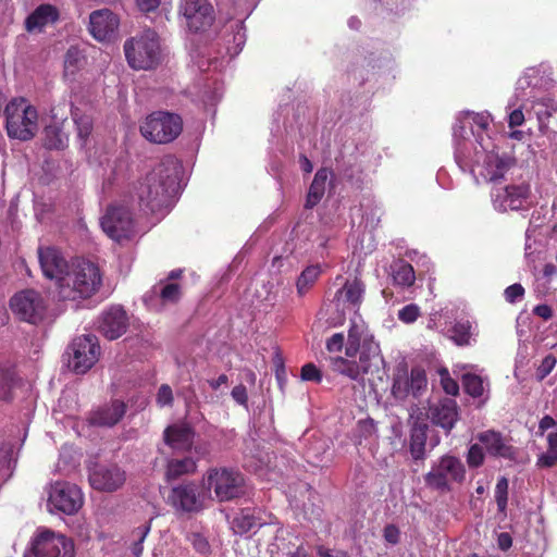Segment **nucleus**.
<instances>
[{
    "instance_id": "0e129e2a",
    "label": "nucleus",
    "mask_w": 557,
    "mask_h": 557,
    "mask_svg": "<svg viewBox=\"0 0 557 557\" xmlns=\"http://www.w3.org/2000/svg\"><path fill=\"white\" fill-rule=\"evenodd\" d=\"M524 288L520 284H512L505 289V298L508 302H516L522 298Z\"/></svg>"
},
{
    "instance_id": "c756f323",
    "label": "nucleus",
    "mask_w": 557,
    "mask_h": 557,
    "mask_svg": "<svg viewBox=\"0 0 557 557\" xmlns=\"http://www.w3.org/2000/svg\"><path fill=\"white\" fill-rule=\"evenodd\" d=\"M457 417V404L453 399L442 400L431 408L432 422L442 426L447 432L454 428Z\"/></svg>"
},
{
    "instance_id": "423d86ee",
    "label": "nucleus",
    "mask_w": 557,
    "mask_h": 557,
    "mask_svg": "<svg viewBox=\"0 0 557 557\" xmlns=\"http://www.w3.org/2000/svg\"><path fill=\"white\" fill-rule=\"evenodd\" d=\"M9 137L18 140L32 139L38 129V113L35 107L23 98L13 99L4 110Z\"/></svg>"
},
{
    "instance_id": "4468645a",
    "label": "nucleus",
    "mask_w": 557,
    "mask_h": 557,
    "mask_svg": "<svg viewBox=\"0 0 557 557\" xmlns=\"http://www.w3.org/2000/svg\"><path fill=\"white\" fill-rule=\"evenodd\" d=\"M10 308L18 319L37 324L44 319L47 306L38 292L25 289L11 298Z\"/></svg>"
},
{
    "instance_id": "6e6552de",
    "label": "nucleus",
    "mask_w": 557,
    "mask_h": 557,
    "mask_svg": "<svg viewBox=\"0 0 557 557\" xmlns=\"http://www.w3.org/2000/svg\"><path fill=\"white\" fill-rule=\"evenodd\" d=\"M183 122L180 115L157 111L149 114L140 125L141 135L154 144L173 141L182 132Z\"/></svg>"
},
{
    "instance_id": "5fc2aeb1",
    "label": "nucleus",
    "mask_w": 557,
    "mask_h": 557,
    "mask_svg": "<svg viewBox=\"0 0 557 557\" xmlns=\"http://www.w3.org/2000/svg\"><path fill=\"white\" fill-rule=\"evenodd\" d=\"M420 313L421 312L418 305L409 304L398 311L397 317L401 322L411 324L417 321V319L420 317Z\"/></svg>"
},
{
    "instance_id": "bf43d9fd",
    "label": "nucleus",
    "mask_w": 557,
    "mask_h": 557,
    "mask_svg": "<svg viewBox=\"0 0 557 557\" xmlns=\"http://www.w3.org/2000/svg\"><path fill=\"white\" fill-rule=\"evenodd\" d=\"M556 358L553 355H547L537 367L536 376L540 381L544 380L555 368Z\"/></svg>"
},
{
    "instance_id": "603ef678",
    "label": "nucleus",
    "mask_w": 557,
    "mask_h": 557,
    "mask_svg": "<svg viewBox=\"0 0 557 557\" xmlns=\"http://www.w3.org/2000/svg\"><path fill=\"white\" fill-rule=\"evenodd\" d=\"M392 392L396 398L400 399L406 398L409 394H411V388L407 374H399L394 379Z\"/></svg>"
},
{
    "instance_id": "49530a36",
    "label": "nucleus",
    "mask_w": 557,
    "mask_h": 557,
    "mask_svg": "<svg viewBox=\"0 0 557 557\" xmlns=\"http://www.w3.org/2000/svg\"><path fill=\"white\" fill-rule=\"evenodd\" d=\"M245 456L247 459L245 466L256 472L261 471L263 468L268 467L271 459L268 453H263L259 449H257L256 454L252 453V450L249 453L245 451Z\"/></svg>"
},
{
    "instance_id": "79ce46f5",
    "label": "nucleus",
    "mask_w": 557,
    "mask_h": 557,
    "mask_svg": "<svg viewBox=\"0 0 557 557\" xmlns=\"http://www.w3.org/2000/svg\"><path fill=\"white\" fill-rule=\"evenodd\" d=\"M308 444H306V448L304 455L308 457V461L311 463H317L321 460V456L325 455L329 450L327 441L324 438H313L308 440Z\"/></svg>"
},
{
    "instance_id": "c9c22d12",
    "label": "nucleus",
    "mask_w": 557,
    "mask_h": 557,
    "mask_svg": "<svg viewBox=\"0 0 557 557\" xmlns=\"http://www.w3.org/2000/svg\"><path fill=\"white\" fill-rule=\"evenodd\" d=\"M426 426L416 425L410 435V454L414 460H422L425 455Z\"/></svg>"
},
{
    "instance_id": "9d476101",
    "label": "nucleus",
    "mask_w": 557,
    "mask_h": 557,
    "mask_svg": "<svg viewBox=\"0 0 557 557\" xmlns=\"http://www.w3.org/2000/svg\"><path fill=\"white\" fill-rule=\"evenodd\" d=\"M207 486L219 502H228L244 493V476L227 468L212 469L207 475Z\"/></svg>"
},
{
    "instance_id": "4be33fe9",
    "label": "nucleus",
    "mask_w": 557,
    "mask_h": 557,
    "mask_svg": "<svg viewBox=\"0 0 557 557\" xmlns=\"http://www.w3.org/2000/svg\"><path fill=\"white\" fill-rule=\"evenodd\" d=\"M90 485L98 491L112 492L125 482V472L117 466H96L89 470Z\"/></svg>"
},
{
    "instance_id": "dca6fc26",
    "label": "nucleus",
    "mask_w": 557,
    "mask_h": 557,
    "mask_svg": "<svg viewBox=\"0 0 557 557\" xmlns=\"http://www.w3.org/2000/svg\"><path fill=\"white\" fill-rule=\"evenodd\" d=\"M166 504L177 512H197L205 506V495L195 482H183L172 486Z\"/></svg>"
},
{
    "instance_id": "1a4fd4ad",
    "label": "nucleus",
    "mask_w": 557,
    "mask_h": 557,
    "mask_svg": "<svg viewBox=\"0 0 557 557\" xmlns=\"http://www.w3.org/2000/svg\"><path fill=\"white\" fill-rule=\"evenodd\" d=\"M466 469L462 461L451 455L441 457L425 474V483L432 488L442 492L451 490L453 483L465 480Z\"/></svg>"
},
{
    "instance_id": "680f3d73",
    "label": "nucleus",
    "mask_w": 557,
    "mask_h": 557,
    "mask_svg": "<svg viewBox=\"0 0 557 557\" xmlns=\"http://www.w3.org/2000/svg\"><path fill=\"white\" fill-rule=\"evenodd\" d=\"M173 403V393L169 385L163 384L160 386L157 394V404L160 407L171 406Z\"/></svg>"
},
{
    "instance_id": "a19ab883",
    "label": "nucleus",
    "mask_w": 557,
    "mask_h": 557,
    "mask_svg": "<svg viewBox=\"0 0 557 557\" xmlns=\"http://www.w3.org/2000/svg\"><path fill=\"white\" fill-rule=\"evenodd\" d=\"M321 273L319 265L307 267L297 280V293L299 296L305 295L308 289L315 283Z\"/></svg>"
},
{
    "instance_id": "f8f14e48",
    "label": "nucleus",
    "mask_w": 557,
    "mask_h": 557,
    "mask_svg": "<svg viewBox=\"0 0 557 557\" xmlns=\"http://www.w3.org/2000/svg\"><path fill=\"white\" fill-rule=\"evenodd\" d=\"M83 505V494L77 485L58 481L51 484L48 492V507L50 511L73 515Z\"/></svg>"
},
{
    "instance_id": "13d9d810",
    "label": "nucleus",
    "mask_w": 557,
    "mask_h": 557,
    "mask_svg": "<svg viewBox=\"0 0 557 557\" xmlns=\"http://www.w3.org/2000/svg\"><path fill=\"white\" fill-rule=\"evenodd\" d=\"M441 384L444 391L451 396H455L459 392L457 382L450 377L449 372L446 369L440 371Z\"/></svg>"
},
{
    "instance_id": "ea45409f",
    "label": "nucleus",
    "mask_w": 557,
    "mask_h": 557,
    "mask_svg": "<svg viewBox=\"0 0 557 557\" xmlns=\"http://www.w3.org/2000/svg\"><path fill=\"white\" fill-rule=\"evenodd\" d=\"M71 112L76 125L77 136L82 145H85L92 131L91 117L86 114H81L78 109H73Z\"/></svg>"
},
{
    "instance_id": "58836bf2",
    "label": "nucleus",
    "mask_w": 557,
    "mask_h": 557,
    "mask_svg": "<svg viewBox=\"0 0 557 557\" xmlns=\"http://www.w3.org/2000/svg\"><path fill=\"white\" fill-rule=\"evenodd\" d=\"M258 525L259 521L249 510H242L232 521L233 530L238 534L248 533Z\"/></svg>"
},
{
    "instance_id": "e2e57ef3",
    "label": "nucleus",
    "mask_w": 557,
    "mask_h": 557,
    "mask_svg": "<svg viewBox=\"0 0 557 557\" xmlns=\"http://www.w3.org/2000/svg\"><path fill=\"white\" fill-rule=\"evenodd\" d=\"M537 466L541 468H550L557 463V450L547 449L537 458Z\"/></svg>"
},
{
    "instance_id": "bb28decb",
    "label": "nucleus",
    "mask_w": 557,
    "mask_h": 557,
    "mask_svg": "<svg viewBox=\"0 0 557 557\" xmlns=\"http://www.w3.org/2000/svg\"><path fill=\"white\" fill-rule=\"evenodd\" d=\"M194 431L187 423H175L164 430V442L174 450H187L194 442Z\"/></svg>"
},
{
    "instance_id": "72a5a7b5",
    "label": "nucleus",
    "mask_w": 557,
    "mask_h": 557,
    "mask_svg": "<svg viewBox=\"0 0 557 557\" xmlns=\"http://www.w3.org/2000/svg\"><path fill=\"white\" fill-rule=\"evenodd\" d=\"M357 355L359 363L356 364V368L350 364V379H356L360 372L368 371L371 360L379 356V346L373 341L364 342L362 348H358Z\"/></svg>"
},
{
    "instance_id": "9b49d317",
    "label": "nucleus",
    "mask_w": 557,
    "mask_h": 557,
    "mask_svg": "<svg viewBox=\"0 0 557 557\" xmlns=\"http://www.w3.org/2000/svg\"><path fill=\"white\" fill-rule=\"evenodd\" d=\"M69 367L77 374L86 373L98 360L100 346L94 334L76 337L71 345Z\"/></svg>"
},
{
    "instance_id": "c03bdc74",
    "label": "nucleus",
    "mask_w": 557,
    "mask_h": 557,
    "mask_svg": "<svg viewBox=\"0 0 557 557\" xmlns=\"http://www.w3.org/2000/svg\"><path fill=\"white\" fill-rule=\"evenodd\" d=\"M462 384L466 393L472 397H481L484 394V381L479 375L471 373L463 374Z\"/></svg>"
},
{
    "instance_id": "f03ea898",
    "label": "nucleus",
    "mask_w": 557,
    "mask_h": 557,
    "mask_svg": "<svg viewBox=\"0 0 557 557\" xmlns=\"http://www.w3.org/2000/svg\"><path fill=\"white\" fill-rule=\"evenodd\" d=\"M182 165L173 156L163 157L135 186V197L141 210L166 213L180 190Z\"/></svg>"
},
{
    "instance_id": "c85d7f7f",
    "label": "nucleus",
    "mask_w": 557,
    "mask_h": 557,
    "mask_svg": "<svg viewBox=\"0 0 557 557\" xmlns=\"http://www.w3.org/2000/svg\"><path fill=\"white\" fill-rule=\"evenodd\" d=\"M348 309V281L346 280L341 287L336 289L331 302L327 306L330 311L329 322L333 326L342 325L346 320Z\"/></svg>"
},
{
    "instance_id": "cd10ccee",
    "label": "nucleus",
    "mask_w": 557,
    "mask_h": 557,
    "mask_svg": "<svg viewBox=\"0 0 557 557\" xmlns=\"http://www.w3.org/2000/svg\"><path fill=\"white\" fill-rule=\"evenodd\" d=\"M126 405L121 400H112L95 410L89 421L99 426H113L125 414Z\"/></svg>"
},
{
    "instance_id": "7c9ffc66",
    "label": "nucleus",
    "mask_w": 557,
    "mask_h": 557,
    "mask_svg": "<svg viewBox=\"0 0 557 557\" xmlns=\"http://www.w3.org/2000/svg\"><path fill=\"white\" fill-rule=\"evenodd\" d=\"M58 11L50 4L39 5L25 21L26 29L29 33L41 32L47 25L58 20Z\"/></svg>"
},
{
    "instance_id": "4d7b16f0",
    "label": "nucleus",
    "mask_w": 557,
    "mask_h": 557,
    "mask_svg": "<svg viewBox=\"0 0 557 557\" xmlns=\"http://www.w3.org/2000/svg\"><path fill=\"white\" fill-rule=\"evenodd\" d=\"M484 461L483 449L479 444H473L468 450L467 462L469 467L476 468Z\"/></svg>"
},
{
    "instance_id": "e433bc0d",
    "label": "nucleus",
    "mask_w": 557,
    "mask_h": 557,
    "mask_svg": "<svg viewBox=\"0 0 557 557\" xmlns=\"http://www.w3.org/2000/svg\"><path fill=\"white\" fill-rule=\"evenodd\" d=\"M85 64V57L77 47H70L64 59V76L67 79L74 78L76 73Z\"/></svg>"
},
{
    "instance_id": "6ab92c4d",
    "label": "nucleus",
    "mask_w": 557,
    "mask_h": 557,
    "mask_svg": "<svg viewBox=\"0 0 557 557\" xmlns=\"http://www.w3.org/2000/svg\"><path fill=\"white\" fill-rule=\"evenodd\" d=\"M270 557H308L304 541L292 530L281 528L268 546Z\"/></svg>"
},
{
    "instance_id": "a18cd8bd",
    "label": "nucleus",
    "mask_w": 557,
    "mask_h": 557,
    "mask_svg": "<svg viewBox=\"0 0 557 557\" xmlns=\"http://www.w3.org/2000/svg\"><path fill=\"white\" fill-rule=\"evenodd\" d=\"M411 394L413 396L420 395L428 385L425 371L421 368H412L410 374L408 375Z\"/></svg>"
},
{
    "instance_id": "0eeeda50",
    "label": "nucleus",
    "mask_w": 557,
    "mask_h": 557,
    "mask_svg": "<svg viewBox=\"0 0 557 557\" xmlns=\"http://www.w3.org/2000/svg\"><path fill=\"white\" fill-rule=\"evenodd\" d=\"M103 232L112 240L123 243L136 236V222L128 205L115 202L111 205L100 219Z\"/></svg>"
},
{
    "instance_id": "09e8293b",
    "label": "nucleus",
    "mask_w": 557,
    "mask_h": 557,
    "mask_svg": "<svg viewBox=\"0 0 557 557\" xmlns=\"http://www.w3.org/2000/svg\"><path fill=\"white\" fill-rule=\"evenodd\" d=\"M206 90L203 91V95L201 96V100L205 104H214L221 97H222V85L219 82V79L212 78V82L206 83Z\"/></svg>"
},
{
    "instance_id": "a878e982",
    "label": "nucleus",
    "mask_w": 557,
    "mask_h": 557,
    "mask_svg": "<svg viewBox=\"0 0 557 557\" xmlns=\"http://www.w3.org/2000/svg\"><path fill=\"white\" fill-rule=\"evenodd\" d=\"M326 189H329L330 193L335 190L334 173L326 168H322L313 177L306 198L305 207L307 209L315 207L323 198Z\"/></svg>"
},
{
    "instance_id": "ddd939ff",
    "label": "nucleus",
    "mask_w": 557,
    "mask_h": 557,
    "mask_svg": "<svg viewBox=\"0 0 557 557\" xmlns=\"http://www.w3.org/2000/svg\"><path fill=\"white\" fill-rule=\"evenodd\" d=\"M35 557H74L75 548L71 539L50 530H40L34 542Z\"/></svg>"
},
{
    "instance_id": "f257e3e1",
    "label": "nucleus",
    "mask_w": 557,
    "mask_h": 557,
    "mask_svg": "<svg viewBox=\"0 0 557 557\" xmlns=\"http://www.w3.org/2000/svg\"><path fill=\"white\" fill-rule=\"evenodd\" d=\"M492 121L487 111H465L459 113L453 126L455 160L462 171L470 172L476 181L496 182L504 177L510 166V159L498 153L491 136Z\"/></svg>"
},
{
    "instance_id": "864d4df0",
    "label": "nucleus",
    "mask_w": 557,
    "mask_h": 557,
    "mask_svg": "<svg viewBox=\"0 0 557 557\" xmlns=\"http://www.w3.org/2000/svg\"><path fill=\"white\" fill-rule=\"evenodd\" d=\"M329 369L336 374H348V359L338 355H330L326 358Z\"/></svg>"
},
{
    "instance_id": "6e6d98bb",
    "label": "nucleus",
    "mask_w": 557,
    "mask_h": 557,
    "mask_svg": "<svg viewBox=\"0 0 557 557\" xmlns=\"http://www.w3.org/2000/svg\"><path fill=\"white\" fill-rule=\"evenodd\" d=\"M301 380L320 383L322 381V372L321 370L313 363H306L301 368Z\"/></svg>"
},
{
    "instance_id": "aec40b11",
    "label": "nucleus",
    "mask_w": 557,
    "mask_h": 557,
    "mask_svg": "<svg viewBox=\"0 0 557 557\" xmlns=\"http://www.w3.org/2000/svg\"><path fill=\"white\" fill-rule=\"evenodd\" d=\"M182 296V287L176 282L160 281V283L145 294L143 300L152 311H161L169 305L176 304Z\"/></svg>"
},
{
    "instance_id": "f704fd0d",
    "label": "nucleus",
    "mask_w": 557,
    "mask_h": 557,
    "mask_svg": "<svg viewBox=\"0 0 557 557\" xmlns=\"http://www.w3.org/2000/svg\"><path fill=\"white\" fill-rule=\"evenodd\" d=\"M391 276L394 284L401 287H409L416 281L412 265L405 260H396L391 264Z\"/></svg>"
},
{
    "instance_id": "39448f33",
    "label": "nucleus",
    "mask_w": 557,
    "mask_h": 557,
    "mask_svg": "<svg viewBox=\"0 0 557 557\" xmlns=\"http://www.w3.org/2000/svg\"><path fill=\"white\" fill-rule=\"evenodd\" d=\"M127 64L135 71H151L163 61V48L154 29L146 28L125 40L123 46Z\"/></svg>"
},
{
    "instance_id": "20e7f679",
    "label": "nucleus",
    "mask_w": 557,
    "mask_h": 557,
    "mask_svg": "<svg viewBox=\"0 0 557 557\" xmlns=\"http://www.w3.org/2000/svg\"><path fill=\"white\" fill-rule=\"evenodd\" d=\"M63 282L58 293L59 299L77 301L89 298L99 290L102 274L96 263L77 258L72 260V269Z\"/></svg>"
},
{
    "instance_id": "2f4dec72",
    "label": "nucleus",
    "mask_w": 557,
    "mask_h": 557,
    "mask_svg": "<svg viewBox=\"0 0 557 557\" xmlns=\"http://www.w3.org/2000/svg\"><path fill=\"white\" fill-rule=\"evenodd\" d=\"M478 438L490 455L504 458L512 456V448L504 442L499 433L486 431L479 434Z\"/></svg>"
},
{
    "instance_id": "37998d69",
    "label": "nucleus",
    "mask_w": 557,
    "mask_h": 557,
    "mask_svg": "<svg viewBox=\"0 0 557 557\" xmlns=\"http://www.w3.org/2000/svg\"><path fill=\"white\" fill-rule=\"evenodd\" d=\"M15 383V371L10 367L0 368V399L9 400Z\"/></svg>"
},
{
    "instance_id": "052dcab7",
    "label": "nucleus",
    "mask_w": 557,
    "mask_h": 557,
    "mask_svg": "<svg viewBox=\"0 0 557 557\" xmlns=\"http://www.w3.org/2000/svg\"><path fill=\"white\" fill-rule=\"evenodd\" d=\"M344 333H335L326 341V350L330 355H337L344 348Z\"/></svg>"
},
{
    "instance_id": "338daca9",
    "label": "nucleus",
    "mask_w": 557,
    "mask_h": 557,
    "mask_svg": "<svg viewBox=\"0 0 557 557\" xmlns=\"http://www.w3.org/2000/svg\"><path fill=\"white\" fill-rule=\"evenodd\" d=\"M232 397L237 404L246 406L248 400L246 387L242 384L235 386L232 389Z\"/></svg>"
},
{
    "instance_id": "8fccbe9b",
    "label": "nucleus",
    "mask_w": 557,
    "mask_h": 557,
    "mask_svg": "<svg viewBox=\"0 0 557 557\" xmlns=\"http://www.w3.org/2000/svg\"><path fill=\"white\" fill-rule=\"evenodd\" d=\"M150 532V524H143L134 530L133 539L134 543L132 546V553L135 557H140L143 553V543Z\"/></svg>"
},
{
    "instance_id": "de8ad7c7",
    "label": "nucleus",
    "mask_w": 557,
    "mask_h": 557,
    "mask_svg": "<svg viewBox=\"0 0 557 557\" xmlns=\"http://www.w3.org/2000/svg\"><path fill=\"white\" fill-rule=\"evenodd\" d=\"M65 136L57 126H47L45 128V145L49 149H61L65 145Z\"/></svg>"
},
{
    "instance_id": "4c0bfd02",
    "label": "nucleus",
    "mask_w": 557,
    "mask_h": 557,
    "mask_svg": "<svg viewBox=\"0 0 557 557\" xmlns=\"http://www.w3.org/2000/svg\"><path fill=\"white\" fill-rule=\"evenodd\" d=\"M196 469V462L191 458L173 459L168 463L166 478L168 480L177 479L178 476L191 473Z\"/></svg>"
},
{
    "instance_id": "b1692460",
    "label": "nucleus",
    "mask_w": 557,
    "mask_h": 557,
    "mask_svg": "<svg viewBox=\"0 0 557 557\" xmlns=\"http://www.w3.org/2000/svg\"><path fill=\"white\" fill-rule=\"evenodd\" d=\"M528 196L529 187L524 185L507 186L492 194L494 208L498 211L522 209Z\"/></svg>"
},
{
    "instance_id": "774afa93",
    "label": "nucleus",
    "mask_w": 557,
    "mask_h": 557,
    "mask_svg": "<svg viewBox=\"0 0 557 557\" xmlns=\"http://www.w3.org/2000/svg\"><path fill=\"white\" fill-rule=\"evenodd\" d=\"M384 539L391 544H397L399 541V530L394 524L384 528Z\"/></svg>"
},
{
    "instance_id": "7ed1b4c3",
    "label": "nucleus",
    "mask_w": 557,
    "mask_h": 557,
    "mask_svg": "<svg viewBox=\"0 0 557 557\" xmlns=\"http://www.w3.org/2000/svg\"><path fill=\"white\" fill-rule=\"evenodd\" d=\"M219 39L224 45V53L219 51L218 55H212L214 47L206 48L203 51H196L191 58L200 72H219L230 59L236 57L246 42V32L243 20L230 18L220 30Z\"/></svg>"
},
{
    "instance_id": "412c9836",
    "label": "nucleus",
    "mask_w": 557,
    "mask_h": 557,
    "mask_svg": "<svg viewBox=\"0 0 557 557\" xmlns=\"http://www.w3.org/2000/svg\"><path fill=\"white\" fill-rule=\"evenodd\" d=\"M120 20L109 9L94 11L89 16V32L98 41H110L117 33Z\"/></svg>"
},
{
    "instance_id": "f3484780",
    "label": "nucleus",
    "mask_w": 557,
    "mask_h": 557,
    "mask_svg": "<svg viewBox=\"0 0 557 557\" xmlns=\"http://www.w3.org/2000/svg\"><path fill=\"white\" fill-rule=\"evenodd\" d=\"M38 259L42 274L54 281L55 292L59 293L63 278L67 276L72 269V260L67 261L63 253L55 247L38 248Z\"/></svg>"
},
{
    "instance_id": "69168bd1",
    "label": "nucleus",
    "mask_w": 557,
    "mask_h": 557,
    "mask_svg": "<svg viewBox=\"0 0 557 557\" xmlns=\"http://www.w3.org/2000/svg\"><path fill=\"white\" fill-rule=\"evenodd\" d=\"M524 104H521L520 108L512 109L508 114V125L509 127L513 128L517 126H521L524 123V114L522 112V107Z\"/></svg>"
},
{
    "instance_id": "3c124183",
    "label": "nucleus",
    "mask_w": 557,
    "mask_h": 557,
    "mask_svg": "<svg viewBox=\"0 0 557 557\" xmlns=\"http://www.w3.org/2000/svg\"><path fill=\"white\" fill-rule=\"evenodd\" d=\"M508 480L502 476L495 487V500L500 512H505L507 508Z\"/></svg>"
},
{
    "instance_id": "2eb2a0df",
    "label": "nucleus",
    "mask_w": 557,
    "mask_h": 557,
    "mask_svg": "<svg viewBox=\"0 0 557 557\" xmlns=\"http://www.w3.org/2000/svg\"><path fill=\"white\" fill-rule=\"evenodd\" d=\"M178 11L194 33L206 32L215 18L214 8L208 0H181Z\"/></svg>"
},
{
    "instance_id": "473e14b6",
    "label": "nucleus",
    "mask_w": 557,
    "mask_h": 557,
    "mask_svg": "<svg viewBox=\"0 0 557 557\" xmlns=\"http://www.w3.org/2000/svg\"><path fill=\"white\" fill-rule=\"evenodd\" d=\"M449 332V338L458 346L471 345V341L476 336V325L469 320L457 321Z\"/></svg>"
},
{
    "instance_id": "393cba45",
    "label": "nucleus",
    "mask_w": 557,
    "mask_h": 557,
    "mask_svg": "<svg viewBox=\"0 0 557 557\" xmlns=\"http://www.w3.org/2000/svg\"><path fill=\"white\" fill-rule=\"evenodd\" d=\"M364 293V283L356 276L354 282L350 283V311L354 310L355 312L354 319H350V349L356 345L357 341L359 342L366 330V323L361 315L358 314V309L363 300Z\"/></svg>"
},
{
    "instance_id": "5701e85b",
    "label": "nucleus",
    "mask_w": 557,
    "mask_h": 557,
    "mask_svg": "<svg viewBox=\"0 0 557 557\" xmlns=\"http://www.w3.org/2000/svg\"><path fill=\"white\" fill-rule=\"evenodd\" d=\"M128 319L125 310L121 306H112L103 311L99 319V331L108 339H116L122 336L127 329Z\"/></svg>"
},
{
    "instance_id": "a211bd4d",
    "label": "nucleus",
    "mask_w": 557,
    "mask_h": 557,
    "mask_svg": "<svg viewBox=\"0 0 557 557\" xmlns=\"http://www.w3.org/2000/svg\"><path fill=\"white\" fill-rule=\"evenodd\" d=\"M550 69L546 64L528 67L518 78L513 98L516 101H527L535 98V90L546 84Z\"/></svg>"
}]
</instances>
